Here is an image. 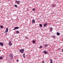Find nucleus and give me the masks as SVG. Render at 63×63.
Segmentation results:
<instances>
[{
  "mask_svg": "<svg viewBox=\"0 0 63 63\" xmlns=\"http://www.w3.org/2000/svg\"><path fill=\"white\" fill-rule=\"evenodd\" d=\"M24 50L23 49H21L19 50V51L21 53H23V52Z\"/></svg>",
  "mask_w": 63,
  "mask_h": 63,
  "instance_id": "nucleus-1",
  "label": "nucleus"
},
{
  "mask_svg": "<svg viewBox=\"0 0 63 63\" xmlns=\"http://www.w3.org/2000/svg\"><path fill=\"white\" fill-rule=\"evenodd\" d=\"M43 53H45V54H47V53H48V52H47L45 51H43Z\"/></svg>",
  "mask_w": 63,
  "mask_h": 63,
  "instance_id": "nucleus-2",
  "label": "nucleus"
},
{
  "mask_svg": "<svg viewBox=\"0 0 63 63\" xmlns=\"http://www.w3.org/2000/svg\"><path fill=\"white\" fill-rule=\"evenodd\" d=\"M10 55L11 58V59H13V55L12 54L10 53Z\"/></svg>",
  "mask_w": 63,
  "mask_h": 63,
  "instance_id": "nucleus-3",
  "label": "nucleus"
},
{
  "mask_svg": "<svg viewBox=\"0 0 63 63\" xmlns=\"http://www.w3.org/2000/svg\"><path fill=\"white\" fill-rule=\"evenodd\" d=\"M11 41H10L9 42V46H12V43H11Z\"/></svg>",
  "mask_w": 63,
  "mask_h": 63,
  "instance_id": "nucleus-4",
  "label": "nucleus"
},
{
  "mask_svg": "<svg viewBox=\"0 0 63 63\" xmlns=\"http://www.w3.org/2000/svg\"><path fill=\"white\" fill-rule=\"evenodd\" d=\"M18 29V27H16L14 29H13L14 30H15L16 29Z\"/></svg>",
  "mask_w": 63,
  "mask_h": 63,
  "instance_id": "nucleus-5",
  "label": "nucleus"
},
{
  "mask_svg": "<svg viewBox=\"0 0 63 63\" xmlns=\"http://www.w3.org/2000/svg\"><path fill=\"white\" fill-rule=\"evenodd\" d=\"M3 45H4L3 43L0 42V46H3Z\"/></svg>",
  "mask_w": 63,
  "mask_h": 63,
  "instance_id": "nucleus-6",
  "label": "nucleus"
},
{
  "mask_svg": "<svg viewBox=\"0 0 63 63\" xmlns=\"http://www.w3.org/2000/svg\"><path fill=\"white\" fill-rule=\"evenodd\" d=\"M8 32V28H7L5 30V32H6V33H7V32Z\"/></svg>",
  "mask_w": 63,
  "mask_h": 63,
  "instance_id": "nucleus-7",
  "label": "nucleus"
},
{
  "mask_svg": "<svg viewBox=\"0 0 63 63\" xmlns=\"http://www.w3.org/2000/svg\"><path fill=\"white\" fill-rule=\"evenodd\" d=\"M16 3H17L18 4H19V3H20V1H18L17 0L16 1Z\"/></svg>",
  "mask_w": 63,
  "mask_h": 63,
  "instance_id": "nucleus-8",
  "label": "nucleus"
},
{
  "mask_svg": "<svg viewBox=\"0 0 63 63\" xmlns=\"http://www.w3.org/2000/svg\"><path fill=\"white\" fill-rule=\"evenodd\" d=\"M47 23H45L44 24V27H46L47 26Z\"/></svg>",
  "mask_w": 63,
  "mask_h": 63,
  "instance_id": "nucleus-9",
  "label": "nucleus"
},
{
  "mask_svg": "<svg viewBox=\"0 0 63 63\" xmlns=\"http://www.w3.org/2000/svg\"><path fill=\"white\" fill-rule=\"evenodd\" d=\"M60 33L58 32L57 33V35L58 36H59V35H60Z\"/></svg>",
  "mask_w": 63,
  "mask_h": 63,
  "instance_id": "nucleus-10",
  "label": "nucleus"
},
{
  "mask_svg": "<svg viewBox=\"0 0 63 63\" xmlns=\"http://www.w3.org/2000/svg\"><path fill=\"white\" fill-rule=\"evenodd\" d=\"M53 29H52V27H50V30L51 31V32H52V31Z\"/></svg>",
  "mask_w": 63,
  "mask_h": 63,
  "instance_id": "nucleus-11",
  "label": "nucleus"
},
{
  "mask_svg": "<svg viewBox=\"0 0 63 63\" xmlns=\"http://www.w3.org/2000/svg\"><path fill=\"white\" fill-rule=\"evenodd\" d=\"M35 22V21L34 19H33L32 21V23H34Z\"/></svg>",
  "mask_w": 63,
  "mask_h": 63,
  "instance_id": "nucleus-12",
  "label": "nucleus"
},
{
  "mask_svg": "<svg viewBox=\"0 0 63 63\" xmlns=\"http://www.w3.org/2000/svg\"><path fill=\"white\" fill-rule=\"evenodd\" d=\"M44 46L45 47H47V44H45L44 45Z\"/></svg>",
  "mask_w": 63,
  "mask_h": 63,
  "instance_id": "nucleus-13",
  "label": "nucleus"
},
{
  "mask_svg": "<svg viewBox=\"0 0 63 63\" xmlns=\"http://www.w3.org/2000/svg\"><path fill=\"white\" fill-rule=\"evenodd\" d=\"M50 61V63H52V59H51Z\"/></svg>",
  "mask_w": 63,
  "mask_h": 63,
  "instance_id": "nucleus-14",
  "label": "nucleus"
},
{
  "mask_svg": "<svg viewBox=\"0 0 63 63\" xmlns=\"http://www.w3.org/2000/svg\"><path fill=\"white\" fill-rule=\"evenodd\" d=\"M32 43L33 44H35V40H33L32 41Z\"/></svg>",
  "mask_w": 63,
  "mask_h": 63,
  "instance_id": "nucleus-15",
  "label": "nucleus"
},
{
  "mask_svg": "<svg viewBox=\"0 0 63 63\" xmlns=\"http://www.w3.org/2000/svg\"><path fill=\"white\" fill-rule=\"evenodd\" d=\"M52 6L53 8H54V7H55V5H52Z\"/></svg>",
  "mask_w": 63,
  "mask_h": 63,
  "instance_id": "nucleus-16",
  "label": "nucleus"
},
{
  "mask_svg": "<svg viewBox=\"0 0 63 63\" xmlns=\"http://www.w3.org/2000/svg\"><path fill=\"white\" fill-rule=\"evenodd\" d=\"M0 27L1 28H3V26H0Z\"/></svg>",
  "mask_w": 63,
  "mask_h": 63,
  "instance_id": "nucleus-17",
  "label": "nucleus"
},
{
  "mask_svg": "<svg viewBox=\"0 0 63 63\" xmlns=\"http://www.w3.org/2000/svg\"><path fill=\"white\" fill-rule=\"evenodd\" d=\"M16 33L18 34V33H19V31H17L16 32Z\"/></svg>",
  "mask_w": 63,
  "mask_h": 63,
  "instance_id": "nucleus-18",
  "label": "nucleus"
},
{
  "mask_svg": "<svg viewBox=\"0 0 63 63\" xmlns=\"http://www.w3.org/2000/svg\"><path fill=\"white\" fill-rule=\"evenodd\" d=\"M23 57L24 58H25V54H23Z\"/></svg>",
  "mask_w": 63,
  "mask_h": 63,
  "instance_id": "nucleus-19",
  "label": "nucleus"
},
{
  "mask_svg": "<svg viewBox=\"0 0 63 63\" xmlns=\"http://www.w3.org/2000/svg\"><path fill=\"white\" fill-rule=\"evenodd\" d=\"M39 26L40 27H42V25L41 24H40Z\"/></svg>",
  "mask_w": 63,
  "mask_h": 63,
  "instance_id": "nucleus-20",
  "label": "nucleus"
},
{
  "mask_svg": "<svg viewBox=\"0 0 63 63\" xmlns=\"http://www.w3.org/2000/svg\"><path fill=\"white\" fill-rule=\"evenodd\" d=\"M3 59V57H0V59Z\"/></svg>",
  "mask_w": 63,
  "mask_h": 63,
  "instance_id": "nucleus-21",
  "label": "nucleus"
},
{
  "mask_svg": "<svg viewBox=\"0 0 63 63\" xmlns=\"http://www.w3.org/2000/svg\"><path fill=\"white\" fill-rule=\"evenodd\" d=\"M32 11H35V8H33L32 9Z\"/></svg>",
  "mask_w": 63,
  "mask_h": 63,
  "instance_id": "nucleus-22",
  "label": "nucleus"
},
{
  "mask_svg": "<svg viewBox=\"0 0 63 63\" xmlns=\"http://www.w3.org/2000/svg\"><path fill=\"white\" fill-rule=\"evenodd\" d=\"M14 6L15 7H16V8H17V5H15Z\"/></svg>",
  "mask_w": 63,
  "mask_h": 63,
  "instance_id": "nucleus-23",
  "label": "nucleus"
},
{
  "mask_svg": "<svg viewBox=\"0 0 63 63\" xmlns=\"http://www.w3.org/2000/svg\"><path fill=\"white\" fill-rule=\"evenodd\" d=\"M53 38H55V36L54 35H53Z\"/></svg>",
  "mask_w": 63,
  "mask_h": 63,
  "instance_id": "nucleus-24",
  "label": "nucleus"
},
{
  "mask_svg": "<svg viewBox=\"0 0 63 63\" xmlns=\"http://www.w3.org/2000/svg\"><path fill=\"white\" fill-rule=\"evenodd\" d=\"M40 48H42V46H40Z\"/></svg>",
  "mask_w": 63,
  "mask_h": 63,
  "instance_id": "nucleus-25",
  "label": "nucleus"
},
{
  "mask_svg": "<svg viewBox=\"0 0 63 63\" xmlns=\"http://www.w3.org/2000/svg\"><path fill=\"white\" fill-rule=\"evenodd\" d=\"M44 62H45V61H43V62L42 63H44Z\"/></svg>",
  "mask_w": 63,
  "mask_h": 63,
  "instance_id": "nucleus-26",
  "label": "nucleus"
},
{
  "mask_svg": "<svg viewBox=\"0 0 63 63\" xmlns=\"http://www.w3.org/2000/svg\"><path fill=\"white\" fill-rule=\"evenodd\" d=\"M19 61L18 60H17V62H18Z\"/></svg>",
  "mask_w": 63,
  "mask_h": 63,
  "instance_id": "nucleus-27",
  "label": "nucleus"
},
{
  "mask_svg": "<svg viewBox=\"0 0 63 63\" xmlns=\"http://www.w3.org/2000/svg\"><path fill=\"white\" fill-rule=\"evenodd\" d=\"M26 39H28V37H26Z\"/></svg>",
  "mask_w": 63,
  "mask_h": 63,
  "instance_id": "nucleus-28",
  "label": "nucleus"
},
{
  "mask_svg": "<svg viewBox=\"0 0 63 63\" xmlns=\"http://www.w3.org/2000/svg\"><path fill=\"white\" fill-rule=\"evenodd\" d=\"M59 49H58V50H59Z\"/></svg>",
  "mask_w": 63,
  "mask_h": 63,
  "instance_id": "nucleus-29",
  "label": "nucleus"
},
{
  "mask_svg": "<svg viewBox=\"0 0 63 63\" xmlns=\"http://www.w3.org/2000/svg\"><path fill=\"white\" fill-rule=\"evenodd\" d=\"M0 51H1V50H0Z\"/></svg>",
  "mask_w": 63,
  "mask_h": 63,
  "instance_id": "nucleus-30",
  "label": "nucleus"
}]
</instances>
